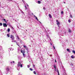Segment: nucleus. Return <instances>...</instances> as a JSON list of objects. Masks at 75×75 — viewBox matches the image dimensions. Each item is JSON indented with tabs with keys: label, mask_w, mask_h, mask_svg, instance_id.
Returning <instances> with one entry per match:
<instances>
[{
	"label": "nucleus",
	"mask_w": 75,
	"mask_h": 75,
	"mask_svg": "<svg viewBox=\"0 0 75 75\" xmlns=\"http://www.w3.org/2000/svg\"><path fill=\"white\" fill-rule=\"evenodd\" d=\"M10 37L11 38V40H12V42H16V41L14 40L15 37L14 35H11L10 36Z\"/></svg>",
	"instance_id": "obj_1"
},
{
	"label": "nucleus",
	"mask_w": 75,
	"mask_h": 75,
	"mask_svg": "<svg viewBox=\"0 0 75 75\" xmlns=\"http://www.w3.org/2000/svg\"><path fill=\"white\" fill-rule=\"evenodd\" d=\"M21 53H22L23 54V57H24V53H25V50H24L23 51L22 50H21Z\"/></svg>",
	"instance_id": "obj_2"
},
{
	"label": "nucleus",
	"mask_w": 75,
	"mask_h": 75,
	"mask_svg": "<svg viewBox=\"0 0 75 75\" xmlns=\"http://www.w3.org/2000/svg\"><path fill=\"white\" fill-rule=\"evenodd\" d=\"M56 22H57V25H59V24H60V23H59V22L58 21V20H56Z\"/></svg>",
	"instance_id": "obj_3"
},
{
	"label": "nucleus",
	"mask_w": 75,
	"mask_h": 75,
	"mask_svg": "<svg viewBox=\"0 0 75 75\" xmlns=\"http://www.w3.org/2000/svg\"><path fill=\"white\" fill-rule=\"evenodd\" d=\"M21 65V62H19L18 64V67H19Z\"/></svg>",
	"instance_id": "obj_4"
},
{
	"label": "nucleus",
	"mask_w": 75,
	"mask_h": 75,
	"mask_svg": "<svg viewBox=\"0 0 75 75\" xmlns=\"http://www.w3.org/2000/svg\"><path fill=\"white\" fill-rule=\"evenodd\" d=\"M3 26L4 27H7V24L6 23H3Z\"/></svg>",
	"instance_id": "obj_5"
},
{
	"label": "nucleus",
	"mask_w": 75,
	"mask_h": 75,
	"mask_svg": "<svg viewBox=\"0 0 75 75\" xmlns=\"http://www.w3.org/2000/svg\"><path fill=\"white\" fill-rule=\"evenodd\" d=\"M6 70L7 72H8L9 71V70H10V69H9V68H8L7 67L6 69Z\"/></svg>",
	"instance_id": "obj_6"
},
{
	"label": "nucleus",
	"mask_w": 75,
	"mask_h": 75,
	"mask_svg": "<svg viewBox=\"0 0 75 75\" xmlns=\"http://www.w3.org/2000/svg\"><path fill=\"white\" fill-rule=\"evenodd\" d=\"M49 17L51 18H52V16H51V15L50 14H49Z\"/></svg>",
	"instance_id": "obj_7"
},
{
	"label": "nucleus",
	"mask_w": 75,
	"mask_h": 75,
	"mask_svg": "<svg viewBox=\"0 0 75 75\" xmlns=\"http://www.w3.org/2000/svg\"><path fill=\"white\" fill-rule=\"evenodd\" d=\"M67 51H68V52H71V51L69 50V49H67Z\"/></svg>",
	"instance_id": "obj_8"
},
{
	"label": "nucleus",
	"mask_w": 75,
	"mask_h": 75,
	"mask_svg": "<svg viewBox=\"0 0 75 75\" xmlns=\"http://www.w3.org/2000/svg\"><path fill=\"white\" fill-rule=\"evenodd\" d=\"M53 67H54V68L55 69H56L57 68V67H56V65H54Z\"/></svg>",
	"instance_id": "obj_9"
},
{
	"label": "nucleus",
	"mask_w": 75,
	"mask_h": 75,
	"mask_svg": "<svg viewBox=\"0 0 75 75\" xmlns=\"http://www.w3.org/2000/svg\"><path fill=\"white\" fill-rule=\"evenodd\" d=\"M38 4H40V3H41V1H38Z\"/></svg>",
	"instance_id": "obj_10"
},
{
	"label": "nucleus",
	"mask_w": 75,
	"mask_h": 75,
	"mask_svg": "<svg viewBox=\"0 0 75 75\" xmlns=\"http://www.w3.org/2000/svg\"><path fill=\"white\" fill-rule=\"evenodd\" d=\"M6 35L8 37H10V35L9 34H7Z\"/></svg>",
	"instance_id": "obj_11"
},
{
	"label": "nucleus",
	"mask_w": 75,
	"mask_h": 75,
	"mask_svg": "<svg viewBox=\"0 0 75 75\" xmlns=\"http://www.w3.org/2000/svg\"><path fill=\"white\" fill-rule=\"evenodd\" d=\"M71 58H72V59H73V58H74V56L72 55L71 56Z\"/></svg>",
	"instance_id": "obj_12"
},
{
	"label": "nucleus",
	"mask_w": 75,
	"mask_h": 75,
	"mask_svg": "<svg viewBox=\"0 0 75 75\" xmlns=\"http://www.w3.org/2000/svg\"><path fill=\"white\" fill-rule=\"evenodd\" d=\"M68 31H69V33H71V29H69Z\"/></svg>",
	"instance_id": "obj_13"
},
{
	"label": "nucleus",
	"mask_w": 75,
	"mask_h": 75,
	"mask_svg": "<svg viewBox=\"0 0 75 75\" xmlns=\"http://www.w3.org/2000/svg\"><path fill=\"white\" fill-rule=\"evenodd\" d=\"M3 25V23H0V26H2Z\"/></svg>",
	"instance_id": "obj_14"
},
{
	"label": "nucleus",
	"mask_w": 75,
	"mask_h": 75,
	"mask_svg": "<svg viewBox=\"0 0 75 75\" xmlns=\"http://www.w3.org/2000/svg\"><path fill=\"white\" fill-rule=\"evenodd\" d=\"M33 73L34 74H35L36 75H37V74H36V72L35 71H33Z\"/></svg>",
	"instance_id": "obj_15"
},
{
	"label": "nucleus",
	"mask_w": 75,
	"mask_h": 75,
	"mask_svg": "<svg viewBox=\"0 0 75 75\" xmlns=\"http://www.w3.org/2000/svg\"><path fill=\"white\" fill-rule=\"evenodd\" d=\"M72 52H73V53H74V54H75V50H73L72 51Z\"/></svg>",
	"instance_id": "obj_16"
},
{
	"label": "nucleus",
	"mask_w": 75,
	"mask_h": 75,
	"mask_svg": "<svg viewBox=\"0 0 75 75\" xmlns=\"http://www.w3.org/2000/svg\"><path fill=\"white\" fill-rule=\"evenodd\" d=\"M10 29L9 28H8V32H10Z\"/></svg>",
	"instance_id": "obj_17"
},
{
	"label": "nucleus",
	"mask_w": 75,
	"mask_h": 75,
	"mask_svg": "<svg viewBox=\"0 0 75 75\" xmlns=\"http://www.w3.org/2000/svg\"><path fill=\"white\" fill-rule=\"evenodd\" d=\"M68 21L69 23H71V22L70 20H69Z\"/></svg>",
	"instance_id": "obj_18"
},
{
	"label": "nucleus",
	"mask_w": 75,
	"mask_h": 75,
	"mask_svg": "<svg viewBox=\"0 0 75 75\" xmlns=\"http://www.w3.org/2000/svg\"><path fill=\"white\" fill-rule=\"evenodd\" d=\"M17 38L18 40H20V38L18 36H17Z\"/></svg>",
	"instance_id": "obj_19"
},
{
	"label": "nucleus",
	"mask_w": 75,
	"mask_h": 75,
	"mask_svg": "<svg viewBox=\"0 0 75 75\" xmlns=\"http://www.w3.org/2000/svg\"><path fill=\"white\" fill-rule=\"evenodd\" d=\"M35 18H36V20H37L38 21V19L37 18V17H35Z\"/></svg>",
	"instance_id": "obj_20"
},
{
	"label": "nucleus",
	"mask_w": 75,
	"mask_h": 75,
	"mask_svg": "<svg viewBox=\"0 0 75 75\" xmlns=\"http://www.w3.org/2000/svg\"><path fill=\"white\" fill-rule=\"evenodd\" d=\"M70 17L71 18H73V17H72V15H70Z\"/></svg>",
	"instance_id": "obj_21"
},
{
	"label": "nucleus",
	"mask_w": 75,
	"mask_h": 75,
	"mask_svg": "<svg viewBox=\"0 0 75 75\" xmlns=\"http://www.w3.org/2000/svg\"><path fill=\"white\" fill-rule=\"evenodd\" d=\"M23 47H24V48H26L27 47L26 46H25V45H24V46H23Z\"/></svg>",
	"instance_id": "obj_22"
},
{
	"label": "nucleus",
	"mask_w": 75,
	"mask_h": 75,
	"mask_svg": "<svg viewBox=\"0 0 75 75\" xmlns=\"http://www.w3.org/2000/svg\"><path fill=\"white\" fill-rule=\"evenodd\" d=\"M21 68H22V67H23V64H21Z\"/></svg>",
	"instance_id": "obj_23"
},
{
	"label": "nucleus",
	"mask_w": 75,
	"mask_h": 75,
	"mask_svg": "<svg viewBox=\"0 0 75 75\" xmlns=\"http://www.w3.org/2000/svg\"><path fill=\"white\" fill-rule=\"evenodd\" d=\"M30 71H33V69H32L31 68H30Z\"/></svg>",
	"instance_id": "obj_24"
},
{
	"label": "nucleus",
	"mask_w": 75,
	"mask_h": 75,
	"mask_svg": "<svg viewBox=\"0 0 75 75\" xmlns=\"http://www.w3.org/2000/svg\"><path fill=\"white\" fill-rule=\"evenodd\" d=\"M28 68H30V66L29 65H28L27 66Z\"/></svg>",
	"instance_id": "obj_25"
},
{
	"label": "nucleus",
	"mask_w": 75,
	"mask_h": 75,
	"mask_svg": "<svg viewBox=\"0 0 75 75\" xmlns=\"http://www.w3.org/2000/svg\"><path fill=\"white\" fill-rule=\"evenodd\" d=\"M43 9L44 10H45V8L44 7L43 8Z\"/></svg>",
	"instance_id": "obj_26"
},
{
	"label": "nucleus",
	"mask_w": 75,
	"mask_h": 75,
	"mask_svg": "<svg viewBox=\"0 0 75 75\" xmlns=\"http://www.w3.org/2000/svg\"><path fill=\"white\" fill-rule=\"evenodd\" d=\"M4 21H5V22H6V23H7V22H6V19H4Z\"/></svg>",
	"instance_id": "obj_27"
},
{
	"label": "nucleus",
	"mask_w": 75,
	"mask_h": 75,
	"mask_svg": "<svg viewBox=\"0 0 75 75\" xmlns=\"http://www.w3.org/2000/svg\"><path fill=\"white\" fill-rule=\"evenodd\" d=\"M57 72H58V74H59V71L58 70H57Z\"/></svg>",
	"instance_id": "obj_28"
},
{
	"label": "nucleus",
	"mask_w": 75,
	"mask_h": 75,
	"mask_svg": "<svg viewBox=\"0 0 75 75\" xmlns=\"http://www.w3.org/2000/svg\"><path fill=\"white\" fill-rule=\"evenodd\" d=\"M53 47L54 49V50H55V47L54 46H53Z\"/></svg>",
	"instance_id": "obj_29"
},
{
	"label": "nucleus",
	"mask_w": 75,
	"mask_h": 75,
	"mask_svg": "<svg viewBox=\"0 0 75 75\" xmlns=\"http://www.w3.org/2000/svg\"><path fill=\"white\" fill-rule=\"evenodd\" d=\"M26 50H28V48L27 47L26 48Z\"/></svg>",
	"instance_id": "obj_30"
},
{
	"label": "nucleus",
	"mask_w": 75,
	"mask_h": 75,
	"mask_svg": "<svg viewBox=\"0 0 75 75\" xmlns=\"http://www.w3.org/2000/svg\"><path fill=\"white\" fill-rule=\"evenodd\" d=\"M50 44L51 45H52V43H51V42H50Z\"/></svg>",
	"instance_id": "obj_31"
},
{
	"label": "nucleus",
	"mask_w": 75,
	"mask_h": 75,
	"mask_svg": "<svg viewBox=\"0 0 75 75\" xmlns=\"http://www.w3.org/2000/svg\"><path fill=\"white\" fill-rule=\"evenodd\" d=\"M61 13H62V14H63V11H62V12H61Z\"/></svg>",
	"instance_id": "obj_32"
},
{
	"label": "nucleus",
	"mask_w": 75,
	"mask_h": 75,
	"mask_svg": "<svg viewBox=\"0 0 75 75\" xmlns=\"http://www.w3.org/2000/svg\"><path fill=\"white\" fill-rule=\"evenodd\" d=\"M25 7L26 8V9H27V7H26V6H25Z\"/></svg>",
	"instance_id": "obj_33"
},
{
	"label": "nucleus",
	"mask_w": 75,
	"mask_h": 75,
	"mask_svg": "<svg viewBox=\"0 0 75 75\" xmlns=\"http://www.w3.org/2000/svg\"><path fill=\"white\" fill-rule=\"evenodd\" d=\"M34 17H36V16L35 15H34Z\"/></svg>",
	"instance_id": "obj_34"
},
{
	"label": "nucleus",
	"mask_w": 75,
	"mask_h": 75,
	"mask_svg": "<svg viewBox=\"0 0 75 75\" xmlns=\"http://www.w3.org/2000/svg\"><path fill=\"white\" fill-rule=\"evenodd\" d=\"M33 67H35V65H33Z\"/></svg>",
	"instance_id": "obj_35"
},
{
	"label": "nucleus",
	"mask_w": 75,
	"mask_h": 75,
	"mask_svg": "<svg viewBox=\"0 0 75 75\" xmlns=\"http://www.w3.org/2000/svg\"><path fill=\"white\" fill-rule=\"evenodd\" d=\"M55 62H57V61L56 60H55Z\"/></svg>",
	"instance_id": "obj_36"
},
{
	"label": "nucleus",
	"mask_w": 75,
	"mask_h": 75,
	"mask_svg": "<svg viewBox=\"0 0 75 75\" xmlns=\"http://www.w3.org/2000/svg\"><path fill=\"white\" fill-rule=\"evenodd\" d=\"M39 22L40 23H41V22H40V21H39Z\"/></svg>",
	"instance_id": "obj_37"
},
{
	"label": "nucleus",
	"mask_w": 75,
	"mask_h": 75,
	"mask_svg": "<svg viewBox=\"0 0 75 75\" xmlns=\"http://www.w3.org/2000/svg\"><path fill=\"white\" fill-rule=\"evenodd\" d=\"M12 28L13 29V30H14V28H13V27H12Z\"/></svg>",
	"instance_id": "obj_38"
},
{
	"label": "nucleus",
	"mask_w": 75,
	"mask_h": 75,
	"mask_svg": "<svg viewBox=\"0 0 75 75\" xmlns=\"http://www.w3.org/2000/svg\"><path fill=\"white\" fill-rule=\"evenodd\" d=\"M13 63H14V61H13Z\"/></svg>",
	"instance_id": "obj_39"
},
{
	"label": "nucleus",
	"mask_w": 75,
	"mask_h": 75,
	"mask_svg": "<svg viewBox=\"0 0 75 75\" xmlns=\"http://www.w3.org/2000/svg\"><path fill=\"white\" fill-rule=\"evenodd\" d=\"M11 64H12V62H11Z\"/></svg>",
	"instance_id": "obj_40"
},
{
	"label": "nucleus",
	"mask_w": 75,
	"mask_h": 75,
	"mask_svg": "<svg viewBox=\"0 0 75 75\" xmlns=\"http://www.w3.org/2000/svg\"><path fill=\"white\" fill-rule=\"evenodd\" d=\"M33 15H34V14L33 13H32Z\"/></svg>",
	"instance_id": "obj_41"
},
{
	"label": "nucleus",
	"mask_w": 75,
	"mask_h": 75,
	"mask_svg": "<svg viewBox=\"0 0 75 75\" xmlns=\"http://www.w3.org/2000/svg\"><path fill=\"white\" fill-rule=\"evenodd\" d=\"M58 75H59V74H58Z\"/></svg>",
	"instance_id": "obj_42"
},
{
	"label": "nucleus",
	"mask_w": 75,
	"mask_h": 75,
	"mask_svg": "<svg viewBox=\"0 0 75 75\" xmlns=\"http://www.w3.org/2000/svg\"><path fill=\"white\" fill-rule=\"evenodd\" d=\"M58 27H59V25H58Z\"/></svg>",
	"instance_id": "obj_43"
}]
</instances>
